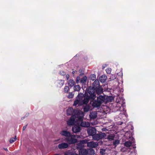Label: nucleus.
I'll use <instances>...</instances> for the list:
<instances>
[{
  "mask_svg": "<svg viewBox=\"0 0 155 155\" xmlns=\"http://www.w3.org/2000/svg\"><path fill=\"white\" fill-rule=\"evenodd\" d=\"M81 89L80 86L78 85H75L74 87V91H79Z\"/></svg>",
  "mask_w": 155,
  "mask_h": 155,
  "instance_id": "nucleus-28",
  "label": "nucleus"
},
{
  "mask_svg": "<svg viewBox=\"0 0 155 155\" xmlns=\"http://www.w3.org/2000/svg\"><path fill=\"white\" fill-rule=\"evenodd\" d=\"M96 78V75L94 74H91L90 75L89 78L90 80L94 81Z\"/></svg>",
  "mask_w": 155,
  "mask_h": 155,
  "instance_id": "nucleus-31",
  "label": "nucleus"
},
{
  "mask_svg": "<svg viewBox=\"0 0 155 155\" xmlns=\"http://www.w3.org/2000/svg\"><path fill=\"white\" fill-rule=\"evenodd\" d=\"M27 125H26V126H24L23 127V130H25V129H26V127H27Z\"/></svg>",
  "mask_w": 155,
  "mask_h": 155,
  "instance_id": "nucleus-43",
  "label": "nucleus"
},
{
  "mask_svg": "<svg viewBox=\"0 0 155 155\" xmlns=\"http://www.w3.org/2000/svg\"><path fill=\"white\" fill-rule=\"evenodd\" d=\"M73 135V138L75 137V135Z\"/></svg>",
  "mask_w": 155,
  "mask_h": 155,
  "instance_id": "nucleus-47",
  "label": "nucleus"
},
{
  "mask_svg": "<svg viewBox=\"0 0 155 155\" xmlns=\"http://www.w3.org/2000/svg\"><path fill=\"white\" fill-rule=\"evenodd\" d=\"M79 155H88L87 149H85L83 147L78 150Z\"/></svg>",
  "mask_w": 155,
  "mask_h": 155,
  "instance_id": "nucleus-15",
  "label": "nucleus"
},
{
  "mask_svg": "<svg viewBox=\"0 0 155 155\" xmlns=\"http://www.w3.org/2000/svg\"><path fill=\"white\" fill-rule=\"evenodd\" d=\"M130 140H131L132 141H131L130 140L126 141L124 143V146L127 147H130L132 144V143H135V139L132 137L130 138Z\"/></svg>",
  "mask_w": 155,
  "mask_h": 155,
  "instance_id": "nucleus-10",
  "label": "nucleus"
},
{
  "mask_svg": "<svg viewBox=\"0 0 155 155\" xmlns=\"http://www.w3.org/2000/svg\"><path fill=\"white\" fill-rule=\"evenodd\" d=\"M89 116L91 119H95L97 116V113L95 111H93L90 113Z\"/></svg>",
  "mask_w": 155,
  "mask_h": 155,
  "instance_id": "nucleus-22",
  "label": "nucleus"
},
{
  "mask_svg": "<svg viewBox=\"0 0 155 155\" xmlns=\"http://www.w3.org/2000/svg\"><path fill=\"white\" fill-rule=\"evenodd\" d=\"M68 84L70 87H72L74 86L75 84V82L73 80H70L69 81Z\"/></svg>",
  "mask_w": 155,
  "mask_h": 155,
  "instance_id": "nucleus-27",
  "label": "nucleus"
},
{
  "mask_svg": "<svg viewBox=\"0 0 155 155\" xmlns=\"http://www.w3.org/2000/svg\"><path fill=\"white\" fill-rule=\"evenodd\" d=\"M74 94L73 93V92H69L68 93V97L69 98H72L74 97Z\"/></svg>",
  "mask_w": 155,
  "mask_h": 155,
  "instance_id": "nucleus-35",
  "label": "nucleus"
},
{
  "mask_svg": "<svg viewBox=\"0 0 155 155\" xmlns=\"http://www.w3.org/2000/svg\"><path fill=\"white\" fill-rule=\"evenodd\" d=\"M107 66V65L106 64H105L104 65H103L102 66V69H104V68H105V67Z\"/></svg>",
  "mask_w": 155,
  "mask_h": 155,
  "instance_id": "nucleus-44",
  "label": "nucleus"
},
{
  "mask_svg": "<svg viewBox=\"0 0 155 155\" xmlns=\"http://www.w3.org/2000/svg\"><path fill=\"white\" fill-rule=\"evenodd\" d=\"M107 76L105 75H103L101 76L99 78L100 81L101 83L104 82L107 79Z\"/></svg>",
  "mask_w": 155,
  "mask_h": 155,
  "instance_id": "nucleus-20",
  "label": "nucleus"
},
{
  "mask_svg": "<svg viewBox=\"0 0 155 155\" xmlns=\"http://www.w3.org/2000/svg\"><path fill=\"white\" fill-rule=\"evenodd\" d=\"M80 80V76H78L76 78V82L77 83H78V81Z\"/></svg>",
  "mask_w": 155,
  "mask_h": 155,
  "instance_id": "nucleus-40",
  "label": "nucleus"
},
{
  "mask_svg": "<svg viewBox=\"0 0 155 155\" xmlns=\"http://www.w3.org/2000/svg\"><path fill=\"white\" fill-rule=\"evenodd\" d=\"M79 72L81 73V74H82H82H83V70L81 69H80L79 71Z\"/></svg>",
  "mask_w": 155,
  "mask_h": 155,
  "instance_id": "nucleus-42",
  "label": "nucleus"
},
{
  "mask_svg": "<svg viewBox=\"0 0 155 155\" xmlns=\"http://www.w3.org/2000/svg\"><path fill=\"white\" fill-rule=\"evenodd\" d=\"M122 124V123H120V125H121Z\"/></svg>",
  "mask_w": 155,
  "mask_h": 155,
  "instance_id": "nucleus-51",
  "label": "nucleus"
},
{
  "mask_svg": "<svg viewBox=\"0 0 155 155\" xmlns=\"http://www.w3.org/2000/svg\"><path fill=\"white\" fill-rule=\"evenodd\" d=\"M69 87L67 86H65L64 88V91L65 92H68L69 91Z\"/></svg>",
  "mask_w": 155,
  "mask_h": 155,
  "instance_id": "nucleus-37",
  "label": "nucleus"
},
{
  "mask_svg": "<svg viewBox=\"0 0 155 155\" xmlns=\"http://www.w3.org/2000/svg\"><path fill=\"white\" fill-rule=\"evenodd\" d=\"M103 89L102 86H100L98 87H96L94 88V93H92V94H94L96 97V94L99 95L103 93Z\"/></svg>",
  "mask_w": 155,
  "mask_h": 155,
  "instance_id": "nucleus-6",
  "label": "nucleus"
},
{
  "mask_svg": "<svg viewBox=\"0 0 155 155\" xmlns=\"http://www.w3.org/2000/svg\"><path fill=\"white\" fill-rule=\"evenodd\" d=\"M64 141L67 143H68L69 145L70 144H74L78 142V139L73 137V135L71 134V136L68 137H66L64 139Z\"/></svg>",
  "mask_w": 155,
  "mask_h": 155,
  "instance_id": "nucleus-4",
  "label": "nucleus"
},
{
  "mask_svg": "<svg viewBox=\"0 0 155 155\" xmlns=\"http://www.w3.org/2000/svg\"><path fill=\"white\" fill-rule=\"evenodd\" d=\"M100 86L99 81L96 80L93 84L92 87H89L88 90L89 91H91V92L94 93V88H95L96 87H98Z\"/></svg>",
  "mask_w": 155,
  "mask_h": 155,
  "instance_id": "nucleus-5",
  "label": "nucleus"
},
{
  "mask_svg": "<svg viewBox=\"0 0 155 155\" xmlns=\"http://www.w3.org/2000/svg\"><path fill=\"white\" fill-rule=\"evenodd\" d=\"M66 77L67 80H68L69 78V75L68 74H67L66 75Z\"/></svg>",
  "mask_w": 155,
  "mask_h": 155,
  "instance_id": "nucleus-41",
  "label": "nucleus"
},
{
  "mask_svg": "<svg viewBox=\"0 0 155 155\" xmlns=\"http://www.w3.org/2000/svg\"><path fill=\"white\" fill-rule=\"evenodd\" d=\"M91 100H92L91 105L93 107H98L101 106V103L100 101H98L97 99V100L94 99Z\"/></svg>",
  "mask_w": 155,
  "mask_h": 155,
  "instance_id": "nucleus-9",
  "label": "nucleus"
},
{
  "mask_svg": "<svg viewBox=\"0 0 155 155\" xmlns=\"http://www.w3.org/2000/svg\"><path fill=\"white\" fill-rule=\"evenodd\" d=\"M87 132L88 134L92 136L93 137V136L96 133V130L95 128H93L88 130Z\"/></svg>",
  "mask_w": 155,
  "mask_h": 155,
  "instance_id": "nucleus-19",
  "label": "nucleus"
},
{
  "mask_svg": "<svg viewBox=\"0 0 155 155\" xmlns=\"http://www.w3.org/2000/svg\"><path fill=\"white\" fill-rule=\"evenodd\" d=\"M90 108L89 106L86 105L83 108L84 111V112H87L90 110Z\"/></svg>",
  "mask_w": 155,
  "mask_h": 155,
  "instance_id": "nucleus-30",
  "label": "nucleus"
},
{
  "mask_svg": "<svg viewBox=\"0 0 155 155\" xmlns=\"http://www.w3.org/2000/svg\"><path fill=\"white\" fill-rule=\"evenodd\" d=\"M77 119V124L83 127H88L90 126V123L88 122L83 121V117L78 116Z\"/></svg>",
  "mask_w": 155,
  "mask_h": 155,
  "instance_id": "nucleus-2",
  "label": "nucleus"
},
{
  "mask_svg": "<svg viewBox=\"0 0 155 155\" xmlns=\"http://www.w3.org/2000/svg\"><path fill=\"white\" fill-rule=\"evenodd\" d=\"M105 150L101 149L100 150V153L102 155H104L105 154Z\"/></svg>",
  "mask_w": 155,
  "mask_h": 155,
  "instance_id": "nucleus-36",
  "label": "nucleus"
},
{
  "mask_svg": "<svg viewBox=\"0 0 155 155\" xmlns=\"http://www.w3.org/2000/svg\"><path fill=\"white\" fill-rule=\"evenodd\" d=\"M115 137V135L114 134H110L108 135L107 137V139L111 141L114 140Z\"/></svg>",
  "mask_w": 155,
  "mask_h": 155,
  "instance_id": "nucleus-24",
  "label": "nucleus"
},
{
  "mask_svg": "<svg viewBox=\"0 0 155 155\" xmlns=\"http://www.w3.org/2000/svg\"><path fill=\"white\" fill-rule=\"evenodd\" d=\"M133 147V148H136V146H134V147Z\"/></svg>",
  "mask_w": 155,
  "mask_h": 155,
  "instance_id": "nucleus-49",
  "label": "nucleus"
},
{
  "mask_svg": "<svg viewBox=\"0 0 155 155\" xmlns=\"http://www.w3.org/2000/svg\"><path fill=\"white\" fill-rule=\"evenodd\" d=\"M60 134L61 135L65 136L66 137L71 136V134L70 132L65 130H62L60 132Z\"/></svg>",
  "mask_w": 155,
  "mask_h": 155,
  "instance_id": "nucleus-13",
  "label": "nucleus"
},
{
  "mask_svg": "<svg viewBox=\"0 0 155 155\" xmlns=\"http://www.w3.org/2000/svg\"><path fill=\"white\" fill-rule=\"evenodd\" d=\"M111 69L110 68H108L106 69V71L107 74H110L111 72Z\"/></svg>",
  "mask_w": 155,
  "mask_h": 155,
  "instance_id": "nucleus-38",
  "label": "nucleus"
},
{
  "mask_svg": "<svg viewBox=\"0 0 155 155\" xmlns=\"http://www.w3.org/2000/svg\"><path fill=\"white\" fill-rule=\"evenodd\" d=\"M16 136H15V138L12 137L10 139L9 142L11 143H12L15 141L16 140Z\"/></svg>",
  "mask_w": 155,
  "mask_h": 155,
  "instance_id": "nucleus-32",
  "label": "nucleus"
},
{
  "mask_svg": "<svg viewBox=\"0 0 155 155\" xmlns=\"http://www.w3.org/2000/svg\"><path fill=\"white\" fill-rule=\"evenodd\" d=\"M81 95H80L79 93L74 102L73 106H80L83 105L82 99L83 98V96L82 94Z\"/></svg>",
  "mask_w": 155,
  "mask_h": 155,
  "instance_id": "nucleus-3",
  "label": "nucleus"
},
{
  "mask_svg": "<svg viewBox=\"0 0 155 155\" xmlns=\"http://www.w3.org/2000/svg\"><path fill=\"white\" fill-rule=\"evenodd\" d=\"M87 145L88 147L90 148H95L97 146L96 143L92 141L88 142L87 143Z\"/></svg>",
  "mask_w": 155,
  "mask_h": 155,
  "instance_id": "nucleus-18",
  "label": "nucleus"
},
{
  "mask_svg": "<svg viewBox=\"0 0 155 155\" xmlns=\"http://www.w3.org/2000/svg\"><path fill=\"white\" fill-rule=\"evenodd\" d=\"M4 149L6 151H8V150L7 148H4Z\"/></svg>",
  "mask_w": 155,
  "mask_h": 155,
  "instance_id": "nucleus-45",
  "label": "nucleus"
},
{
  "mask_svg": "<svg viewBox=\"0 0 155 155\" xmlns=\"http://www.w3.org/2000/svg\"><path fill=\"white\" fill-rule=\"evenodd\" d=\"M116 78V75L115 74L110 75V81L113 80L115 79Z\"/></svg>",
  "mask_w": 155,
  "mask_h": 155,
  "instance_id": "nucleus-33",
  "label": "nucleus"
},
{
  "mask_svg": "<svg viewBox=\"0 0 155 155\" xmlns=\"http://www.w3.org/2000/svg\"><path fill=\"white\" fill-rule=\"evenodd\" d=\"M77 143L76 149L78 150L81 148L84 147V140H81L79 142H77Z\"/></svg>",
  "mask_w": 155,
  "mask_h": 155,
  "instance_id": "nucleus-17",
  "label": "nucleus"
},
{
  "mask_svg": "<svg viewBox=\"0 0 155 155\" xmlns=\"http://www.w3.org/2000/svg\"><path fill=\"white\" fill-rule=\"evenodd\" d=\"M69 147L68 143H67L63 142L59 143L58 145V148L60 149H63L67 148Z\"/></svg>",
  "mask_w": 155,
  "mask_h": 155,
  "instance_id": "nucleus-8",
  "label": "nucleus"
},
{
  "mask_svg": "<svg viewBox=\"0 0 155 155\" xmlns=\"http://www.w3.org/2000/svg\"><path fill=\"white\" fill-rule=\"evenodd\" d=\"M64 155H79L74 150H69L66 152Z\"/></svg>",
  "mask_w": 155,
  "mask_h": 155,
  "instance_id": "nucleus-16",
  "label": "nucleus"
},
{
  "mask_svg": "<svg viewBox=\"0 0 155 155\" xmlns=\"http://www.w3.org/2000/svg\"><path fill=\"white\" fill-rule=\"evenodd\" d=\"M93 139L95 140L98 141L100 140L99 134H94L93 137Z\"/></svg>",
  "mask_w": 155,
  "mask_h": 155,
  "instance_id": "nucleus-25",
  "label": "nucleus"
},
{
  "mask_svg": "<svg viewBox=\"0 0 155 155\" xmlns=\"http://www.w3.org/2000/svg\"><path fill=\"white\" fill-rule=\"evenodd\" d=\"M28 115V114H26V115H25V117H27Z\"/></svg>",
  "mask_w": 155,
  "mask_h": 155,
  "instance_id": "nucleus-48",
  "label": "nucleus"
},
{
  "mask_svg": "<svg viewBox=\"0 0 155 155\" xmlns=\"http://www.w3.org/2000/svg\"><path fill=\"white\" fill-rule=\"evenodd\" d=\"M97 100L101 103V105L103 103L106 102V98L105 96L99 95L97 97Z\"/></svg>",
  "mask_w": 155,
  "mask_h": 155,
  "instance_id": "nucleus-14",
  "label": "nucleus"
},
{
  "mask_svg": "<svg viewBox=\"0 0 155 155\" xmlns=\"http://www.w3.org/2000/svg\"><path fill=\"white\" fill-rule=\"evenodd\" d=\"M81 129L80 126L76 124L74 125L72 127V130L73 133H76L81 131Z\"/></svg>",
  "mask_w": 155,
  "mask_h": 155,
  "instance_id": "nucleus-7",
  "label": "nucleus"
},
{
  "mask_svg": "<svg viewBox=\"0 0 155 155\" xmlns=\"http://www.w3.org/2000/svg\"><path fill=\"white\" fill-rule=\"evenodd\" d=\"M87 79V78L86 76H84L81 79L80 82L82 84H84L86 82Z\"/></svg>",
  "mask_w": 155,
  "mask_h": 155,
  "instance_id": "nucleus-29",
  "label": "nucleus"
},
{
  "mask_svg": "<svg viewBox=\"0 0 155 155\" xmlns=\"http://www.w3.org/2000/svg\"><path fill=\"white\" fill-rule=\"evenodd\" d=\"M74 110L72 107L69 108L67 110V114L68 115L75 116L76 113L74 112Z\"/></svg>",
  "mask_w": 155,
  "mask_h": 155,
  "instance_id": "nucleus-11",
  "label": "nucleus"
},
{
  "mask_svg": "<svg viewBox=\"0 0 155 155\" xmlns=\"http://www.w3.org/2000/svg\"><path fill=\"white\" fill-rule=\"evenodd\" d=\"M120 143L119 140H116L113 142V144L114 146H116Z\"/></svg>",
  "mask_w": 155,
  "mask_h": 155,
  "instance_id": "nucleus-34",
  "label": "nucleus"
},
{
  "mask_svg": "<svg viewBox=\"0 0 155 155\" xmlns=\"http://www.w3.org/2000/svg\"><path fill=\"white\" fill-rule=\"evenodd\" d=\"M87 151L88 155H94L95 154L94 150L91 148H87Z\"/></svg>",
  "mask_w": 155,
  "mask_h": 155,
  "instance_id": "nucleus-21",
  "label": "nucleus"
},
{
  "mask_svg": "<svg viewBox=\"0 0 155 155\" xmlns=\"http://www.w3.org/2000/svg\"><path fill=\"white\" fill-rule=\"evenodd\" d=\"M99 134L100 140L105 138L106 136V134L104 133L101 132Z\"/></svg>",
  "mask_w": 155,
  "mask_h": 155,
  "instance_id": "nucleus-26",
  "label": "nucleus"
},
{
  "mask_svg": "<svg viewBox=\"0 0 155 155\" xmlns=\"http://www.w3.org/2000/svg\"><path fill=\"white\" fill-rule=\"evenodd\" d=\"M57 83L58 87H62V86L63 85L64 83V80H58L57 81Z\"/></svg>",
  "mask_w": 155,
  "mask_h": 155,
  "instance_id": "nucleus-23",
  "label": "nucleus"
},
{
  "mask_svg": "<svg viewBox=\"0 0 155 155\" xmlns=\"http://www.w3.org/2000/svg\"><path fill=\"white\" fill-rule=\"evenodd\" d=\"M54 155H58V154H54Z\"/></svg>",
  "mask_w": 155,
  "mask_h": 155,
  "instance_id": "nucleus-50",
  "label": "nucleus"
},
{
  "mask_svg": "<svg viewBox=\"0 0 155 155\" xmlns=\"http://www.w3.org/2000/svg\"><path fill=\"white\" fill-rule=\"evenodd\" d=\"M84 98L82 99L83 105L87 104L90 100L94 99L96 98L95 95L92 94L91 91H89L88 90L87 92H85L84 94Z\"/></svg>",
  "mask_w": 155,
  "mask_h": 155,
  "instance_id": "nucleus-1",
  "label": "nucleus"
},
{
  "mask_svg": "<svg viewBox=\"0 0 155 155\" xmlns=\"http://www.w3.org/2000/svg\"><path fill=\"white\" fill-rule=\"evenodd\" d=\"M75 116H72L70 119L67 121L68 124L69 125H72L74 124L75 122Z\"/></svg>",
  "mask_w": 155,
  "mask_h": 155,
  "instance_id": "nucleus-12",
  "label": "nucleus"
},
{
  "mask_svg": "<svg viewBox=\"0 0 155 155\" xmlns=\"http://www.w3.org/2000/svg\"><path fill=\"white\" fill-rule=\"evenodd\" d=\"M74 73H75L74 71H72V74H74Z\"/></svg>",
  "mask_w": 155,
  "mask_h": 155,
  "instance_id": "nucleus-46",
  "label": "nucleus"
},
{
  "mask_svg": "<svg viewBox=\"0 0 155 155\" xmlns=\"http://www.w3.org/2000/svg\"><path fill=\"white\" fill-rule=\"evenodd\" d=\"M59 74L63 76H64L65 75V73L63 71H60Z\"/></svg>",
  "mask_w": 155,
  "mask_h": 155,
  "instance_id": "nucleus-39",
  "label": "nucleus"
}]
</instances>
